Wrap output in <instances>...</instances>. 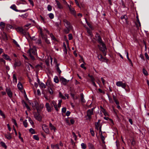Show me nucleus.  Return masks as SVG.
<instances>
[{
  "label": "nucleus",
  "instance_id": "f257e3e1",
  "mask_svg": "<svg viewBox=\"0 0 149 149\" xmlns=\"http://www.w3.org/2000/svg\"><path fill=\"white\" fill-rule=\"evenodd\" d=\"M28 54H29L31 58L33 60L35 59V56L37 55L36 50L34 49H30L28 50Z\"/></svg>",
  "mask_w": 149,
  "mask_h": 149
},
{
  "label": "nucleus",
  "instance_id": "f03ea898",
  "mask_svg": "<svg viewBox=\"0 0 149 149\" xmlns=\"http://www.w3.org/2000/svg\"><path fill=\"white\" fill-rule=\"evenodd\" d=\"M94 108H93L91 109H88L87 111V115L86 117H87V120H91L92 118V115L93 114V111Z\"/></svg>",
  "mask_w": 149,
  "mask_h": 149
},
{
  "label": "nucleus",
  "instance_id": "7ed1b4c3",
  "mask_svg": "<svg viewBox=\"0 0 149 149\" xmlns=\"http://www.w3.org/2000/svg\"><path fill=\"white\" fill-rule=\"evenodd\" d=\"M40 33L41 35V37L43 39H44L45 40V41L47 44H49L50 43V42L49 40H48L47 38L46 35H45L43 34V33L42 32V30L41 29H40Z\"/></svg>",
  "mask_w": 149,
  "mask_h": 149
},
{
  "label": "nucleus",
  "instance_id": "20e7f679",
  "mask_svg": "<svg viewBox=\"0 0 149 149\" xmlns=\"http://www.w3.org/2000/svg\"><path fill=\"white\" fill-rule=\"evenodd\" d=\"M63 22L65 27H69V28H72V26L71 25L70 23L66 19H63Z\"/></svg>",
  "mask_w": 149,
  "mask_h": 149
},
{
  "label": "nucleus",
  "instance_id": "39448f33",
  "mask_svg": "<svg viewBox=\"0 0 149 149\" xmlns=\"http://www.w3.org/2000/svg\"><path fill=\"white\" fill-rule=\"evenodd\" d=\"M16 29L17 32L24 35H26L27 33H28L26 32L25 30L23 29L22 28L18 27Z\"/></svg>",
  "mask_w": 149,
  "mask_h": 149
},
{
  "label": "nucleus",
  "instance_id": "423d86ee",
  "mask_svg": "<svg viewBox=\"0 0 149 149\" xmlns=\"http://www.w3.org/2000/svg\"><path fill=\"white\" fill-rule=\"evenodd\" d=\"M116 85L118 86H121L123 88H125L126 87V84L123 83L121 81H118L116 83Z\"/></svg>",
  "mask_w": 149,
  "mask_h": 149
},
{
  "label": "nucleus",
  "instance_id": "0eeeda50",
  "mask_svg": "<svg viewBox=\"0 0 149 149\" xmlns=\"http://www.w3.org/2000/svg\"><path fill=\"white\" fill-rule=\"evenodd\" d=\"M35 118L38 120L40 121L42 120V118L41 116L38 113H34Z\"/></svg>",
  "mask_w": 149,
  "mask_h": 149
},
{
  "label": "nucleus",
  "instance_id": "6e6552de",
  "mask_svg": "<svg viewBox=\"0 0 149 149\" xmlns=\"http://www.w3.org/2000/svg\"><path fill=\"white\" fill-rule=\"evenodd\" d=\"M60 80L64 85H66L69 81V80H67L63 77H60Z\"/></svg>",
  "mask_w": 149,
  "mask_h": 149
},
{
  "label": "nucleus",
  "instance_id": "1a4fd4ad",
  "mask_svg": "<svg viewBox=\"0 0 149 149\" xmlns=\"http://www.w3.org/2000/svg\"><path fill=\"white\" fill-rule=\"evenodd\" d=\"M6 91L9 97L10 98H12L13 96V93L10 89L7 88Z\"/></svg>",
  "mask_w": 149,
  "mask_h": 149
},
{
  "label": "nucleus",
  "instance_id": "9d476101",
  "mask_svg": "<svg viewBox=\"0 0 149 149\" xmlns=\"http://www.w3.org/2000/svg\"><path fill=\"white\" fill-rule=\"evenodd\" d=\"M100 44L102 46V47L100 46L99 45H98L100 50L102 51L103 50V49H104V50L107 49L106 46L105 44L103 42H102V43H100Z\"/></svg>",
  "mask_w": 149,
  "mask_h": 149
},
{
  "label": "nucleus",
  "instance_id": "9b49d317",
  "mask_svg": "<svg viewBox=\"0 0 149 149\" xmlns=\"http://www.w3.org/2000/svg\"><path fill=\"white\" fill-rule=\"evenodd\" d=\"M95 38L97 39V40L98 41V43L100 44L102 43L103 41L102 40V38L100 37V36L98 33H97L95 35Z\"/></svg>",
  "mask_w": 149,
  "mask_h": 149
},
{
  "label": "nucleus",
  "instance_id": "f8f14e48",
  "mask_svg": "<svg viewBox=\"0 0 149 149\" xmlns=\"http://www.w3.org/2000/svg\"><path fill=\"white\" fill-rule=\"evenodd\" d=\"M68 7L69 10L72 14L74 15V16L76 15V11L74 10V8H71V6H69L68 4Z\"/></svg>",
  "mask_w": 149,
  "mask_h": 149
},
{
  "label": "nucleus",
  "instance_id": "ddd939ff",
  "mask_svg": "<svg viewBox=\"0 0 149 149\" xmlns=\"http://www.w3.org/2000/svg\"><path fill=\"white\" fill-rule=\"evenodd\" d=\"M10 8L13 10L17 12H25L26 11L25 10H19L17 9V7L15 5H13L11 6L10 7Z\"/></svg>",
  "mask_w": 149,
  "mask_h": 149
},
{
  "label": "nucleus",
  "instance_id": "4468645a",
  "mask_svg": "<svg viewBox=\"0 0 149 149\" xmlns=\"http://www.w3.org/2000/svg\"><path fill=\"white\" fill-rule=\"evenodd\" d=\"M45 107L46 108L48 112H51L52 110V107H51L49 106V103H47L45 104Z\"/></svg>",
  "mask_w": 149,
  "mask_h": 149
},
{
  "label": "nucleus",
  "instance_id": "2eb2a0df",
  "mask_svg": "<svg viewBox=\"0 0 149 149\" xmlns=\"http://www.w3.org/2000/svg\"><path fill=\"white\" fill-rule=\"evenodd\" d=\"M72 29V28L66 27V28L64 30V32L66 34L68 33L70 30Z\"/></svg>",
  "mask_w": 149,
  "mask_h": 149
},
{
  "label": "nucleus",
  "instance_id": "dca6fc26",
  "mask_svg": "<svg viewBox=\"0 0 149 149\" xmlns=\"http://www.w3.org/2000/svg\"><path fill=\"white\" fill-rule=\"evenodd\" d=\"M42 129L45 133L47 134H49V130L47 126L45 125L44 127H42Z\"/></svg>",
  "mask_w": 149,
  "mask_h": 149
},
{
  "label": "nucleus",
  "instance_id": "f3484780",
  "mask_svg": "<svg viewBox=\"0 0 149 149\" xmlns=\"http://www.w3.org/2000/svg\"><path fill=\"white\" fill-rule=\"evenodd\" d=\"M13 82L14 83H15V84L17 83V77L15 74H13Z\"/></svg>",
  "mask_w": 149,
  "mask_h": 149
},
{
  "label": "nucleus",
  "instance_id": "a211bd4d",
  "mask_svg": "<svg viewBox=\"0 0 149 149\" xmlns=\"http://www.w3.org/2000/svg\"><path fill=\"white\" fill-rule=\"evenodd\" d=\"M21 65V62L19 61H15L14 66L15 67H16L17 66H19Z\"/></svg>",
  "mask_w": 149,
  "mask_h": 149
},
{
  "label": "nucleus",
  "instance_id": "6ab92c4d",
  "mask_svg": "<svg viewBox=\"0 0 149 149\" xmlns=\"http://www.w3.org/2000/svg\"><path fill=\"white\" fill-rule=\"evenodd\" d=\"M55 1L57 5L58 6V8L59 9H62L63 8V7L61 4L57 0H56Z\"/></svg>",
  "mask_w": 149,
  "mask_h": 149
},
{
  "label": "nucleus",
  "instance_id": "aec40b11",
  "mask_svg": "<svg viewBox=\"0 0 149 149\" xmlns=\"http://www.w3.org/2000/svg\"><path fill=\"white\" fill-rule=\"evenodd\" d=\"M61 22L60 21L59 22H56L55 23V25L59 30L61 29V28L60 27V25H61Z\"/></svg>",
  "mask_w": 149,
  "mask_h": 149
},
{
  "label": "nucleus",
  "instance_id": "412c9836",
  "mask_svg": "<svg viewBox=\"0 0 149 149\" xmlns=\"http://www.w3.org/2000/svg\"><path fill=\"white\" fill-rule=\"evenodd\" d=\"M49 127H50V130H53L55 132V130L56 129L55 127H54V126L52 125V124L51 123H49Z\"/></svg>",
  "mask_w": 149,
  "mask_h": 149
},
{
  "label": "nucleus",
  "instance_id": "4be33fe9",
  "mask_svg": "<svg viewBox=\"0 0 149 149\" xmlns=\"http://www.w3.org/2000/svg\"><path fill=\"white\" fill-rule=\"evenodd\" d=\"M17 87L18 89L20 90L23 89V86L20 82H19L17 84Z\"/></svg>",
  "mask_w": 149,
  "mask_h": 149
},
{
  "label": "nucleus",
  "instance_id": "5701e85b",
  "mask_svg": "<svg viewBox=\"0 0 149 149\" xmlns=\"http://www.w3.org/2000/svg\"><path fill=\"white\" fill-rule=\"evenodd\" d=\"M3 57L6 60H11L10 57L7 55L4 54L3 55Z\"/></svg>",
  "mask_w": 149,
  "mask_h": 149
},
{
  "label": "nucleus",
  "instance_id": "b1692460",
  "mask_svg": "<svg viewBox=\"0 0 149 149\" xmlns=\"http://www.w3.org/2000/svg\"><path fill=\"white\" fill-rule=\"evenodd\" d=\"M88 147L89 149H95L93 145L91 143H88Z\"/></svg>",
  "mask_w": 149,
  "mask_h": 149
},
{
  "label": "nucleus",
  "instance_id": "393cba45",
  "mask_svg": "<svg viewBox=\"0 0 149 149\" xmlns=\"http://www.w3.org/2000/svg\"><path fill=\"white\" fill-rule=\"evenodd\" d=\"M2 37L5 40H7V35L5 32H3L2 34Z\"/></svg>",
  "mask_w": 149,
  "mask_h": 149
},
{
  "label": "nucleus",
  "instance_id": "a878e982",
  "mask_svg": "<svg viewBox=\"0 0 149 149\" xmlns=\"http://www.w3.org/2000/svg\"><path fill=\"white\" fill-rule=\"evenodd\" d=\"M5 136L8 139H10L11 138V136L10 133H8V134H5Z\"/></svg>",
  "mask_w": 149,
  "mask_h": 149
},
{
  "label": "nucleus",
  "instance_id": "bb28decb",
  "mask_svg": "<svg viewBox=\"0 0 149 149\" xmlns=\"http://www.w3.org/2000/svg\"><path fill=\"white\" fill-rule=\"evenodd\" d=\"M126 53H127V58L128 60L129 61L131 64V65L132 66H133V63H132L131 60L129 58V57L128 56V52H127Z\"/></svg>",
  "mask_w": 149,
  "mask_h": 149
},
{
  "label": "nucleus",
  "instance_id": "cd10ccee",
  "mask_svg": "<svg viewBox=\"0 0 149 149\" xmlns=\"http://www.w3.org/2000/svg\"><path fill=\"white\" fill-rule=\"evenodd\" d=\"M39 85L40 87L41 88H46L45 85L42 83H41Z\"/></svg>",
  "mask_w": 149,
  "mask_h": 149
},
{
  "label": "nucleus",
  "instance_id": "c85d7f7f",
  "mask_svg": "<svg viewBox=\"0 0 149 149\" xmlns=\"http://www.w3.org/2000/svg\"><path fill=\"white\" fill-rule=\"evenodd\" d=\"M100 137L103 143H105V142L104 141L105 140V138L104 136L102 135V133H101Z\"/></svg>",
  "mask_w": 149,
  "mask_h": 149
},
{
  "label": "nucleus",
  "instance_id": "c756f323",
  "mask_svg": "<svg viewBox=\"0 0 149 149\" xmlns=\"http://www.w3.org/2000/svg\"><path fill=\"white\" fill-rule=\"evenodd\" d=\"M0 26L1 27L2 29H3L5 26V24L3 22H1L0 23Z\"/></svg>",
  "mask_w": 149,
  "mask_h": 149
},
{
  "label": "nucleus",
  "instance_id": "7c9ffc66",
  "mask_svg": "<svg viewBox=\"0 0 149 149\" xmlns=\"http://www.w3.org/2000/svg\"><path fill=\"white\" fill-rule=\"evenodd\" d=\"M81 102H85V101L84 98V95L83 93L81 94Z\"/></svg>",
  "mask_w": 149,
  "mask_h": 149
},
{
  "label": "nucleus",
  "instance_id": "2f4dec72",
  "mask_svg": "<svg viewBox=\"0 0 149 149\" xmlns=\"http://www.w3.org/2000/svg\"><path fill=\"white\" fill-rule=\"evenodd\" d=\"M56 66V67L57 70L58 71V72L59 74H60L61 73V71L59 69V68L58 66H59L58 64H57Z\"/></svg>",
  "mask_w": 149,
  "mask_h": 149
},
{
  "label": "nucleus",
  "instance_id": "473e14b6",
  "mask_svg": "<svg viewBox=\"0 0 149 149\" xmlns=\"http://www.w3.org/2000/svg\"><path fill=\"white\" fill-rule=\"evenodd\" d=\"M95 128L98 130H99V128L100 127V124H98L97 123H95Z\"/></svg>",
  "mask_w": 149,
  "mask_h": 149
},
{
  "label": "nucleus",
  "instance_id": "72a5a7b5",
  "mask_svg": "<svg viewBox=\"0 0 149 149\" xmlns=\"http://www.w3.org/2000/svg\"><path fill=\"white\" fill-rule=\"evenodd\" d=\"M81 146L82 148L83 149H86V148L87 146L85 143H82L81 144Z\"/></svg>",
  "mask_w": 149,
  "mask_h": 149
},
{
  "label": "nucleus",
  "instance_id": "f704fd0d",
  "mask_svg": "<svg viewBox=\"0 0 149 149\" xmlns=\"http://www.w3.org/2000/svg\"><path fill=\"white\" fill-rule=\"evenodd\" d=\"M23 124L24 126V127H27L28 126V123L27 122V120H25L23 121Z\"/></svg>",
  "mask_w": 149,
  "mask_h": 149
},
{
  "label": "nucleus",
  "instance_id": "c9c22d12",
  "mask_svg": "<svg viewBox=\"0 0 149 149\" xmlns=\"http://www.w3.org/2000/svg\"><path fill=\"white\" fill-rule=\"evenodd\" d=\"M120 19H124L125 20V21H126L127 20V17L126 15H124L121 16Z\"/></svg>",
  "mask_w": 149,
  "mask_h": 149
},
{
  "label": "nucleus",
  "instance_id": "e433bc0d",
  "mask_svg": "<svg viewBox=\"0 0 149 149\" xmlns=\"http://www.w3.org/2000/svg\"><path fill=\"white\" fill-rule=\"evenodd\" d=\"M86 29H87V32L88 34L90 35L91 37L92 36V33L90 30L88 28H86Z\"/></svg>",
  "mask_w": 149,
  "mask_h": 149
},
{
  "label": "nucleus",
  "instance_id": "4c0bfd02",
  "mask_svg": "<svg viewBox=\"0 0 149 149\" xmlns=\"http://www.w3.org/2000/svg\"><path fill=\"white\" fill-rule=\"evenodd\" d=\"M40 108H39L38 107H36V108L37 111L38 112L39 111H40L41 109H42L43 107V104H41L40 106Z\"/></svg>",
  "mask_w": 149,
  "mask_h": 149
},
{
  "label": "nucleus",
  "instance_id": "58836bf2",
  "mask_svg": "<svg viewBox=\"0 0 149 149\" xmlns=\"http://www.w3.org/2000/svg\"><path fill=\"white\" fill-rule=\"evenodd\" d=\"M88 76L91 78V81H95V79L93 75H91L90 74H88Z\"/></svg>",
  "mask_w": 149,
  "mask_h": 149
},
{
  "label": "nucleus",
  "instance_id": "ea45409f",
  "mask_svg": "<svg viewBox=\"0 0 149 149\" xmlns=\"http://www.w3.org/2000/svg\"><path fill=\"white\" fill-rule=\"evenodd\" d=\"M54 81L56 83H58L59 82V80L57 77L55 76L54 79Z\"/></svg>",
  "mask_w": 149,
  "mask_h": 149
},
{
  "label": "nucleus",
  "instance_id": "a19ab883",
  "mask_svg": "<svg viewBox=\"0 0 149 149\" xmlns=\"http://www.w3.org/2000/svg\"><path fill=\"white\" fill-rule=\"evenodd\" d=\"M143 74L146 76H147L148 75V73L145 69L143 68Z\"/></svg>",
  "mask_w": 149,
  "mask_h": 149
},
{
  "label": "nucleus",
  "instance_id": "79ce46f5",
  "mask_svg": "<svg viewBox=\"0 0 149 149\" xmlns=\"http://www.w3.org/2000/svg\"><path fill=\"white\" fill-rule=\"evenodd\" d=\"M90 132L91 133L92 136H94L95 135V133L93 129L92 128L90 129Z\"/></svg>",
  "mask_w": 149,
  "mask_h": 149
},
{
  "label": "nucleus",
  "instance_id": "37998d69",
  "mask_svg": "<svg viewBox=\"0 0 149 149\" xmlns=\"http://www.w3.org/2000/svg\"><path fill=\"white\" fill-rule=\"evenodd\" d=\"M49 17L51 19H53L54 18V14L52 13H50L49 14Z\"/></svg>",
  "mask_w": 149,
  "mask_h": 149
},
{
  "label": "nucleus",
  "instance_id": "c03bdc74",
  "mask_svg": "<svg viewBox=\"0 0 149 149\" xmlns=\"http://www.w3.org/2000/svg\"><path fill=\"white\" fill-rule=\"evenodd\" d=\"M13 26L9 24H7L6 26V28L7 29L12 28Z\"/></svg>",
  "mask_w": 149,
  "mask_h": 149
},
{
  "label": "nucleus",
  "instance_id": "a18cd8bd",
  "mask_svg": "<svg viewBox=\"0 0 149 149\" xmlns=\"http://www.w3.org/2000/svg\"><path fill=\"white\" fill-rule=\"evenodd\" d=\"M50 36L52 38V39L54 40H56V39L55 38V37L53 35V34L51 33L50 34Z\"/></svg>",
  "mask_w": 149,
  "mask_h": 149
},
{
  "label": "nucleus",
  "instance_id": "49530a36",
  "mask_svg": "<svg viewBox=\"0 0 149 149\" xmlns=\"http://www.w3.org/2000/svg\"><path fill=\"white\" fill-rule=\"evenodd\" d=\"M33 138L37 141L39 140V138L38 136L36 135H34L33 136Z\"/></svg>",
  "mask_w": 149,
  "mask_h": 149
},
{
  "label": "nucleus",
  "instance_id": "de8ad7c7",
  "mask_svg": "<svg viewBox=\"0 0 149 149\" xmlns=\"http://www.w3.org/2000/svg\"><path fill=\"white\" fill-rule=\"evenodd\" d=\"M0 144L2 146L5 148H7V146H6V144L4 142H1Z\"/></svg>",
  "mask_w": 149,
  "mask_h": 149
},
{
  "label": "nucleus",
  "instance_id": "09e8293b",
  "mask_svg": "<svg viewBox=\"0 0 149 149\" xmlns=\"http://www.w3.org/2000/svg\"><path fill=\"white\" fill-rule=\"evenodd\" d=\"M98 58L99 60L102 61L103 58L102 55L99 54L98 56Z\"/></svg>",
  "mask_w": 149,
  "mask_h": 149
},
{
  "label": "nucleus",
  "instance_id": "8fccbe9b",
  "mask_svg": "<svg viewBox=\"0 0 149 149\" xmlns=\"http://www.w3.org/2000/svg\"><path fill=\"white\" fill-rule=\"evenodd\" d=\"M68 39L69 40H71L73 38V37H72V35L71 33L69 34L68 35Z\"/></svg>",
  "mask_w": 149,
  "mask_h": 149
},
{
  "label": "nucleus",
  "instance_id": "3c124183",
  "mask_svg": "<svg viewBox=\"0 0 149 149\" xmlns=\"http://www.w3.org/2000/svg\"><path fill=\"white\" fill-rule=\"evenodd\" d=\"M136 19H137V22L139 24V26H140V27L141 28V23H140L139 20V19L138 16H137L136 17Z\"/></svg>",
  "mask_w": 149,
  "mask_h": 149
},
{
  "label": "nucleus",
  "instance_id": "603ef678",
  "mask_svg": "<svg viewBox=\"0 0 149 149\" xmlns=\"http://www.w3.org/2000/svg\"><path fill=\"white\" fill-rule=\"evenodd\" d=\"M36 43L38 45L41 44V39H39L37 40L36 41Z\"/></svg>",
  "mask_w": 149,
  "mask_h": 149
},
{
  "label": "nucleus",
  "instance_id": "864d4df0",
  "mask_svg": "<svg viewBox=\"0 0 149 149\" xmlns=\"http://www.w3.org/2000/svg\"><path fill=\"white\" fill-rule=\"evenodd\" d=\"M29 131L32 133V134H34L35 133L34 130L32 128H30L29 130Z\"/></svg>",
  "mask_w": 149,
  "mask_h": 149
},
{
  "label": "nucleus",
  "instance_id": "5fc2aeb1",
  "mask_svg": "<svg viewBox=\"0 0 149 149\" xmlns=\"http://www.w3.org/2000/svg\"><path fill=\"white\" fill-rule=\"evenodd\" d=\"M52 7L50 5H49L47 6V9L48 11H51L52 10Z\"/></svg>",
  "mask_w": 149,
  "mask_h": 149
},
{
  "label": "nucleus",
  "instance_id": "6e6d98bb",
  "mask_svg": "<svg viewBox=\"0 0 149 149\" xmlns=\"http://www.w3.org/2000/svg\"><path fill=\"white\" fill-rule=\"evenodd\" d=\"M29 121L30 123L32 125H33L34 124V123L30 117H29Z\"/></svg>",
  "mask_w": 149,
  "mask_h": 149
},
{
  "label": "nucleus",
  "instance_id": "4d7b16f0",
  "mask_svg": "<svg viewBox=\"0 0 149 149\" xmlns=\"http://www.w3.org/2000/svg\"><path fill=\"white\" fill-rule=\"evenodd\" d=\"M21 134L20 132H19V137L22 142L23 141V139L21 137Z\"/></svg>",
  "mask_w": 149,
  "mask_h": 149
},
{
  "label": "nucleus",
  "instance_id": "13d9d810",
  "mask_svg": "<svg viewBox=\"0 0 149 149\" xmlns=\"http://www.w3.org/2000/svg\"><path fill=\"white\" fill-rule=\"evenodd\" d=\"M13 42L14 43L15 45H16L17 47H19V44L17 43V42L15 40H13Z\"/></svg>",
  "mask_w": 149,
  "mask_h": 149
},
{
  "label": "nucleus",
  "instance_id": "bf43d9fd",
  "mask_svg": "<svg viewBox=\"0 0 149 149\" xmlns=\"http://www.w3.org/2000/svg\"><path fill=\"white\" fill-rule=\"evenodd\" d=\"M12 121L14 123L15 125L16 126H17V123L16 120L15 119H12Z\"/></svg>",
  "mask_w": 149,
  "mask_h": 149
},
{
  "label": "nucleus",
  "instance_id": "052dcab7",
  "mask_svg": "<svg viewBox=\"0 0 149 149\" xmlns=\"http://www.w3.org/2000/svg\"><path fill=\"white\" fill-rule=\"evenodd\" d=\"M108 97L109 98V102L110 103H113V101L112 100V99L109 96V95L108 96Z\"/></svg>",
  "mask_w": 149,
  "mask_h": 149
},
{
  "label": "nucleus",
  "instance_id": "680f3d73",
  "mask_svg": "<svg viewBox=\"0 0 149 149\" xmlns=\"http://www.w3.org/2000/svg\"><path fill=\"white\" fill-rule=\"evenodd\" d=\"M72 135H73V137L74 138L75 140L76 141L77 139V136L73 132H72Z\"/></svg>",
  "mask_w": 149,
  "mask_h": 149
},
{
  "label": "nucleus",
  "instance_id": "e2e57ef3",
  "mask_svg": "<svg viewBox=\"0 0 149 149\" xmlns=\"http://www.w3.org/2000/svg\"><path fill=\"white\" fill-rule=\"evenodd\" d=\"M0 114L1 116H2L3 117V118H5V116L4 114V113L3 112L1 111H0Z\"/></svg>",
  "mask_w": 149,
  "mask_h": 149
},
{
  "label": "nucleus",
  "instance_id": "0e129e2a",
  "mask_svg": "<svg viewBox=\"0 0 149 149\" xmlns=\"http://www.w3.org/2000/svg\"><path fill=\"white\" fill-rule=\"evenodd\" d=\"M145 56L146 59L149 60V57L148 55V54L146 52L145 53Z\"/></svg>",
  "mask_w": 149,
  "mask_h": 149
},
{
  "label": "nucleus",
  "instance_id": "69168bd1",
  "mask_svg": "<svg viewBox=\"0 0 149 149\" xmlns=\"http://www.w3.org/2000/svg\"><path fill=\"white\" fill-rule=\"evenodd\" d=\"M0 63H3L4 64H5L6 61H5L2 58H0Z\"/></svg>",
  "mask_w": 149,
  "mask_h": 149
},
{
  "label": "nucleus",
  "instance_id": "338daca9",
  "mask_svg": "<svg viewBox=\"0 0 149 149\" xmlns=\"http://www.w3.org/2000/svg\"><path fill=\"white\" fill-rule=\"evenodd\" d=\"M66 109L65 107L63 108L62 109V111L63 113H65L66 111Z\"/></svg>",
  "mask_w": 149,
  "mask_h": 149
},
{
  "label": "nucleus",
  "instance_id": "774afa93",
  "mask_svg": "<svg viewBox=\"0 0 149 149\" xmlns=\"http://www.w3.org/2000/svg\"><path fill=\"white\" fill-rule=\"evenodd\" d=\"M81 68H83L85 70H86V67L84 66V64L82 63L81 64Z\"/></svg>",
  "mask_w": 149,
  "mask_h": 149
}]
</instances>
